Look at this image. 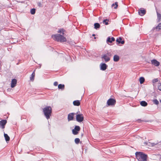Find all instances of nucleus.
Masks as SVG:
<instances>
[{"mask_svg":"<svg viewBox=\"0 0 161 161\" xmlns=\"http://www.w3.org/2000/svg\"><path fill=\"white\" fill-rule=\"evenodd\" d=\"M137 159L139 161H147V156L142 152H136L135 153Z\"/></svg>","mask_w":161,"mask_h":161,"instance_id":"f257e3e1","label":"nucleus"},{"mask_svg":"<svg viewBox=\"0 0 161 161\" xmlns=\"http://www.w3.org/2000/svg\"><path fill=\"white\" fill-rule=\"evenodd\" d=\"M43 112L46 118L47 119H50L52 113L51 107L50 106L46 107L43 109Z\"/></svg>","mask_w":161,"mask_h":161,"instance_id":"f03ea898","label":"nucleus"},{"mask_svg":"<svg viewBox=\"0 0 161 161\" xmlns=\"http://www.w3.org/2000/svg\"><path fill=\"white\" fill-rule=\"evenodd\" d=\"M52 38L57 41H59L61 42H64L66 41V38L62 35L56 34L53 35Z\"/></svg>","mask_w":161,"mask_h":161,"instance_id":"7ed1b4c3","label":"nucleus"},{"mask_svg":"<svg viewBox=\"0 0 161 161\" xmlns=\"http://www.w3.org/2000/svg\"><path fill=\"white\" fill-rule=\"evenodd\" d=\"M116 103L115 99L110 98L107 101L106 106H114Z\"/></svg>","mask_w":161,"mask_h":161,"instance_id":"20e7f679","label":"nucleus"},{"mask_svg":"<svg viewBox=\"0 0 161 161\" xmlns=\"http://www.w3.org/2000/svg\"><path fill=\"white\" fill-rule=\"evenodd\" d=\"M84 119L83 115L82 114H79L78 112H77L76 115V120L79 122H82Z\"/></svg>","mask_w":161,"mask_h":161,"instance_id":"39448f33","label":"nucleus"},{"mask_svg":"<svg viewBox=\"0 0 161 161\" xmlns=\"http://www.w3.org/2000/svg\"><path fill=\"white\" fill-rule=\"evenodd\" d=\"M146 12V11L144 9H140L138 10V14L139 15L142 16L145 15Z\"/></svg>","mask_w":161,"mask_h":161,"instance_id":"423d86ee","label":"nucleus"},{"mask_svg":"<svg viewBox=\"0 0 161 161\" xmlns=\"http://www.w3.org/2000/svg\"><path fill=\"white\" fill-rule=\"evenodd\" d=\"M75 114V113H72L69 114L68 116V119L69 121L72 120L74 119V116Z\"/></svg>","mask_w":161,"mask_h":161,"instance_id":"0eeeda50","label":"nucleus"},{"mask_svg":"<svg viewBox=\"0 0 161 161\" xmlns=\"http://www.w3.org/2000/svg\"><path fill=\"white\" fill-rule=\"evenodd\" d=\"M151 63L156 66L158 67L160 63L156 60L154 59L151 61Z\"/></svg>","mask_w":161,"mask_h":161,"instance_id":"6e6552de","label":"nucleus"},{"mask_svg":"<svg viewBox=\"0 0 161 161\" xmlns=\"http://www.w3.org/2000/svg\"><path fill=\"white\" fill-rule=\"evenodd\" d=\"M7 121L6 120H2L0 121V125L2 126V129L5 128V125L7 123Z\"/></svg>","mask_w":161,"mask_h":161,"instance_id":"1a4fd4ad","label":"nucleus"},{"mask_svg":"<svg viewBox=\"0 0 161 161\" xmlns=\"http://www.w3.org/2000/svg\"><path fill=\"white\" fill-rule=\"evenodd\" d=\"M104 59L105 62H107L110 60V58L106 54H104L102 57Z\"/></svg>","mask_w":161,"mask_h":161,"instance_id":"9d476101","label":"nucleus"},{"mask_svg":"<svg viewBox=\"0 0 161 161\" xmlns=\"http://www.w3.org/2000/svg\"><path fill=\"white\" fill-rule=\"evenodd\" d=\"M107 65L105 63L101 64H100V69L102 70H105L107 69Z\"/></svg>","mask_w":161,"mask_h":161,"instance_id":"9b49d317","label":"nucleus"},{"mask_svg":"<svg viewBox=\"0 0 161 161\" xmlns=\"http://www.w3.org/2000/svg\"><path fill=\"white\" fill-rule=\"evenodd\" d=\"M17 81L15 79H13L11 81V86L12 88H13L15 87L17 83Z\"/></svg>","mask_w":161,"mask_h":161,"instance_id":"f8f14e48","label":"nucleus"},{"mask_svg":"<svg viewBox=\"0 0 161 161\" xmlns=\"http://www.w3.org/2000/svg\"><path fill=\"white\" fill-rule=\"evenodd\" d=\"M115 38L114 37L110 38V37H108L107 40V42L108 44V43H112L113 42L115 41Z\"/></svg>","mask_w":161,"mask_h":161,"instance_id":"ddd939ff","label":"nucleus"},{"mask_svg":"<svg viewBox=\"0 0 161 161\" xmlns=\"http://www.w3.org/2000/svg\"><path fill=\"white\" fill-rule=\"evenodd\" d=\"M116 41V42H118V44L121 43L123 44L125 43V41L124 40L122 41V39L120 37H119V38H117Z\"/></svg>","mask_w":161,"mask_h":161,"instance_id":"4468645a","label":"nucleus"},{"mask_svg":"<svg viewBox=\"0 0 161 161\" xmlns=\"http://www.w3.org/2000/svg\"><path fill=\"white\" fill-rule=\"evenodd\" d=\"M73 104L75 106H79L80 105V103L79 100H77L73 102Z\"/></svg>","mask_w":161,"mask_h":161,"instance_id":"2eb2a0df","label":"nucleus"},{"mask_svg":"<svg viewBox=\"0 0 161 161\" xmlns=\"http://www.w3.org/2000/svg\"><path fill=\"white\" fill-rule=\"evenodd\" d=\"M119 57L117 55H115L114 57V61L115 62H117L119 61Z\"/></svg>","mask_w":161,"mask_h":161,"instance_id":"dca6fc26","label":"nucleus"},{"mask_svg":"<svg viewBox=\"0 0 161 161\" xmlns=\"http://www.w3.org/2000/svg\"><path fill=\"white\" fill-rule=\"evenodd\" d=\"M140 104L142 106L146 107L147 105V103L145 101H142L140 102Z\"/></svg>","mask_w":161,"mask_h":161,"instance_id":"f3484780","label":"nucleus"},{"mask_svg":"<svg viewBox=\"0 0 161 161\" xmlns=\"http://www.w3.org/2000/svg\"><path fill=\"white\" fill-rule=\"evenodd\" d=\"M4 136L6 142L9 141L10 140V137L7 134L4 133Z\"/></svg>","mask_w":161,"mask_h":161,"instance_id":"a211bd4d","label":"nucleus"},{"mask_svg":"<svg viewBox=\"0 0 161 161\" xmlns=\"http://www.w3.org/2000/svg\"><path fill=\"white\" fill-rule=\"evenodd\" d=\"M94 28L96 29H97L99 28L100 27V25L98 23H95L94 24Z\"/></svg>","mask_w":161,"mask_h":161,"instance_id":"6ab92c4d","label":"nucleus"},{"mask_svg":"<svg viewBox=\"0 0 161 161\" xmlns=\"http://www.w3.org/2000/svg\"><path fill=\"white\" fill-rule=\"evenodd\" d=\"M35 75V74L34 73H32V74L30 77V80L31 81H33L34 80Z\"/></svg>","mask_w":161,"mask_h":161,"instance_id":"aec40b11","label":"nucleus"},{"mask_svg":"<svg viewBox=\"0 0 161 161\" xmlns=\"http://www.w3.org/2000/svg\"><path fill=\"white\" fill-rule=\"evenodd\" d=\"M158 29V31L161 30V23H159L157 26L153 29L154 30H155V29L157 30Z\"/></svg>","mask_w":161,"mask_h":161,"instance_id":"412c9836","label":"nucleus"},{"mask_svg":"<svg viewBox=\"0 0 161 161\" xmlns=\"http://www.w3.org/2000/svg\"><path fill=\"white\" fill-rule=\"evenodd\" d=\"M58 89H61L62 90H64V84H60L58 86Z\"/></svg>","mask_w":161,"mask_h":161,"instance_id":"4be33fe9","label":"nucleus"},{"mask_svg":"<svg viewBox=\"0 0 161 161\" xmlns=\"http://www.w3.org/2000/svg\"><path fill=\"white\" fill-rule=\"evenodd\" d=\"M139 81L140 83L142 84L145 81V79L143 77H141L139 79Z\"/></svg>","mask_w":161,"mask_h":161,"instance_id":"5701e85b","label":"nucleus"},{"mask_svg":"<svg viewBox=\"0 0 161 161\" xmlns=\"http://www.w3.org/2000/svg\"><path fill=\"white\" fill-rule=\"evenodd\" d=\"M64 31H65L63 29H61L58 31V33L62 34L63 35L64 34Z\"/></svg>","mask_w":161,"mask_h":161,"instance_id":"b1692460","label":"nucleus"},{"mask_svg":"<svg viewBox=\"0 0 161 161\" xmlns=\"http://www.w3.org/2000/svg\"><path fill=\"white\" fill-rule=\"evenodd\" d=\"M75 142L76 144H78L80 142L81 143V142H80V140L78 138H76L75 140Z\"/></svg>","mask_w":161,"mask_h":161,"instance_id":"393cba45","label":"nucleus"},{"mask_svg":"<svg viewBox=\"0 0 161 161\" xmlns=\"http://www.w3.org/2000/svg\"><path fill=\"white\" fill-rule=\"evenodd\" d=\"M108 21H109V20L108 19H104L103 21V22L105 25H108L109 24V23H108Z\"/></svg>","mask_w":161,"mask_h":161,"instance_id":"a878e982","label":"nucleus"},{"mask_svg":"<svg viewBox=\"0 0 161 161\" xmlns=\"http://www.w3.org/2000/svg\"><path fill=\"white\" fill-rule=\"evenodd\" d=\"M30 12L32 14H34L36 12V9L34 8L31 9V10Z\"/></svg>","mask_w":161,"mask_h":161,"instance_id":"bb28decb","label":"nucleus"},{"mask_svg":"<svg viewBox=\"0 0 161 161\" xmlns=\"http://www.w3.org/2000/svg\"><path fill=\"white\" fill-rule=\"evenodd\" d=\"M74 130L78 131H79L80 130V128L79 126L76 125L75 126Z\"/></svg>","mask_w":161,"mask_h":161,"instance_id":"cd10ccee","label":"nucleus"},{"mask_svg":"<svg viewBox=\"0 0 161 161\" xmlns=\"http://www.w3.org/2000/svg\"><path fill=\"white\" fill-rule=\"evenodd\" d=\"M72 133L73 134L75 135H77L78 133V131H77L76 130H75L74 129H73L72 130Z\"/></svg>","mask_w":161,"mask_h":161,"instance_id":"c85d7f7f","label":"nucleus"},{"mask_svg":"<svg viewBox=\"0 0 161 161\" xmlns=\"http://www.w3.org/2000/svg\"><path fill=\"white\" fill-rule=\"evenodd\" d=\"M153 102L156 105H158L159 104V102L156 99L153 100Z\"/></svg>","mask_w":161,"mask_h":161,"instance_id":"c756f323","label":"nucleus"},{"mask_svg":"<svg viewBox=\"0 0 161 161\" xmlns=\"http://www.w3.org/2000/svg\"><path fill=\"white\" fill-rule=\"evenodd\" d=\"M158 78L154 79L152 80V82L153 83H154L156 82H158Z\"/></svg>","mask_w":161,"mask_h":161,"instance_id":"7c9ffc66","label":"nucleus"},{"mask_svg":"<svg viewBox=\"0 0 161 161\" xmlns=\"http://www.w3.org/2000/svg\"><path fill=\"white\" fill-rule=\"evenodd\" d=\"M158 18L159 20L161 19V15L158 13L157 12Z\"/></svg>","mask_w":161,"mask_h":161,"instance_id":"2f4dec72","label":"nucleus"},{"mask_svg":"<svg viewBox=\"0 0 161 161\" xmlns=\"http://www.w3.org/2000/svg\"><path fill=\"white\" fill-rule=\"evenodd\" d=\"M115 6L114 7V8L115 9H116L118 7V2H116L115 3Z\"/></svg>","mask_w":161,"mask_h":161,"instance_id":"473e14b6","label":"nucleus"},{"mask_svg":"<svg viewBox=\"0 0 161 161\" xmlns=\"http://www.w3.org/2000/svg\"><path fill=\"white\" fill-rule=\"evenodd\" d=\"M137 121H138V122H148L147 121H146V120H141V119H138L137 120Z\"/></svg>","mask_w":161,"mask_h":161,"instance_id":"72a5a7b5","label":"nucleus"},{"mask_svg":"<svg viewBox=\"0 0 161 161\" xmlns=\"http://www.w3.org/2000/svg\"><path fill=\"white\" fill-rule=\"evenodd\" d=\"M106 54L109 57L112 56V54L111 53H108Z\"/></svg>","mask_w":161,"mask_h":161,"instance_id":"f704fd0d","label":"nucleus"},{"mask_svg":"<svg viewBox=\"0 0 161 161\" xmlns=\"http://www.w3.org/2000/svg\"><path fill=\"white\" fill-rule=\"evenodd\" d=\"M158 89L161 91V84H160L158 86Z\"/></svg>","mask_w":161,"mask_h":161,"instance_id":"c9c22d12","label":"nucleus"},{"mask_svg":"<svg viewBox=\"0 0 161 161\" xmlns=\"http://www.w3.org/2000/svg\"><path fill=\"white\" fill-rule=\"evenodd\" d=\"M53 85L54 86H57L58 85V82H56V81L54 82Z\"/></svg>","mask_w":161,"mask_h":161,"instance_id":"e433bc0d","label":"nucleus"},{"mask_svg":"<svg viewBox=\"0 0 161 161\" xmlns=\"http://www.w3.org/2000/svg\"><path fill=\"white\" fill-rule=\"evenodd\" d=\"M37 4L39 7H42V4L41 2H38L37 3Z\"/></svg>","mask_w":161,"mask_h":161,"instance_id":"4c0bfd02","label":"nucleus"},{"mask_svg":"<svg viewBox=\"0 0 161 161\" xmlns=\"http://www.w3.org/2000/svg\"><path fill=\"white\" fill-rule=\"evenodd\" d=\"M115 6V3H113L112 5V7H113L114 6Z\"/></svg>","mask_w":161,"mask_h":161,"instance_id":"58836bf2","label":"nucleus"},{"mask_svg":"<svg viewBox=\"0 0 161 161\" xmlns=\"http://www.w3.org/2000/svg\"><path fill=\"white\" fill-rule=\"evenodd\" d=\"M83 133H82L81 135V137H82L83 136Z\"/></svg>","mask_w":161,"mask_h":161,"instance_id":"ea45409f","label":"nucleus"},{"mask_svg":"<svg viewBox=\"0 0 161 161\" xmlns=\"http://www.w3.org/2000/svg\"><path fill=\"white\" fill-rule=\"evenodd\" d=\"M95 36V34H93L92 35V36Z\"/></svg>","mask_w":161,"mask_h":161,"instance_id":"a19ab883","label":"nucleus"},{"mask_svg":"<svg viewBox=\"0 0 161 161\" xmlns=\"http://www.w3.org/2000/svg\"><path fill=\"white\" fill-rule=\"evenodd\" d=\"M35 71H36V69H35V70H34V71H33V73H35Z\"/></svg>","mask_w":161,"mask_h":161,"instance_id":"79ce46f5","label":"nucleus"},{"mask_svg":"<svg viewBox=\"0 0 161 161\" xmlns=\"http://www.w3.org/2000/svg\"><path fill=\"white\" fill-rule=\"evenodd\" d=\"M159 101H160V103H161V99Z\"/></svg>","mask_w":161,"mask_h":161,"instance_id":"37998d69","label":"nucleus"},{"mask_svg":"<svg viewBox=\"0 0 161 161\" xmlns=\"http://www.w3.org/2000/svg\"><path fill=\"white\" fill-rule=\"evenodd\" d=\"M96 37H94V39H96Z\"/></svg>","mask_w":161,"mask_h":161,"instance_id":"c03bdc74","label":"nucleus"}]
</instances>
